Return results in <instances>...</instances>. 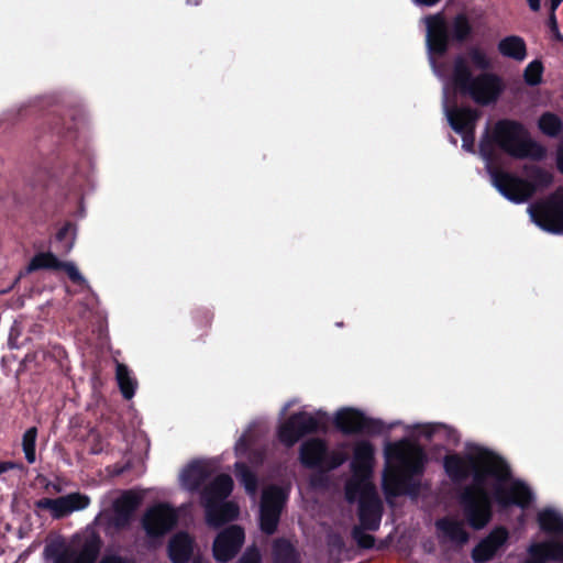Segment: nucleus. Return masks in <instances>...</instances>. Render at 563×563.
<instances>
[{
  "mask_svg": "<svg viewBox=\"0 0 563 563\" xmlns=\"http://www.w3.org/2000/svg\"><path fill=\"white\" fill-rule=\"evenodd\" d=\"M334 427L343 434L379 435L385 431V423L375 418L365 416L356 408H342L336 411L333 419Z\"/></svg>",
  "mask_w": 563,
  "mask_h": 563,
  "instance_id": "423d86ee",
  "label": "nucleus"
},
{
  "mask_svg": "<svg viewBox=\"0 0 563 563\" xmlns=\"http://www.w3.org/2000/svg\"><path fill=\"white\" fill-rule=\"evenodd\" d=\"M538 523L547 533H563V517L552 509L539 512Z\"/></svg>",
  "mask_w": 563,
  "mask_h": 563,
  "instance_id": "c756f323",
  "label": "nucleus"
},
{
  "mask_svg": "<svg viewBox=\"0 0 563 563\" xmlns=\"http://www.w3.org/2000/svg\"><path fill=\"white\" fill-rule=\"evenodd\" d=\"M429 60L434 75L442 81L443 109L452 129L462 135L463 147L473 150V132L478 112L470 107L459 108L460 97H468L479 106H489L498 101L504 92L503 79L488 71L493 62L489 54L478 47L457 56L448 73L438 62L448 47L446 23L438 13L424 18Z\"/></svg>",
  "mask_w": 563,
  "mask_h": 563,
  "instance_id": "f257e3e1",
  "label": "nucleus"
},
{
  "mask_svg": "<svg viewBox=\"0 0 563 563\" xmlns=\"http://www.w3.org/2000/svg\"><path fill=\"white\" fill-rule=\"evenodd\" d=\"M58 271H64L67 274V276L69 277V279L78 286H84L87 283V280L79 273V271L77 269L75 264H73L70 262H62L60 261Z\"/></svg>",
  "mask_w": 563,
  "mask_h": 563,
  "instance_id": "a19ab883",
  "label": "nucleus"
},
{
  "mask_svg": "<svg viewBox=\"0 0 563 563\" xmlns=\"http://www.w3.org/2000/svg\"><path fill=\"white\" fill-rule=\"evenodd\" d=\"M471 31L470 23L464 15H459L453 22V34L456 38H465Z\"/></svg>",
  "mask_w": 563,
  "mask_h": 563,
  "instance_id": "79ce46f5",
  "label": "nucleus"
},
{
  "mask_svg": "<svg viewBox=\"0 0 563 563\" xmlns=\"http://www.w3.org/2000/svg\"><path fill=\"white\" fill-rule=\"evenodd\" d=\"M60 261L52 252H40L35 254L27 264V272L41 269L58 271Z\"/></svg>",
  "mask_w": 563,
  "mask_h": 563,
  "instance_id": "7c9ffc66",
  "label": "nucleus"
},
{
  "mask_svg": "<svg viewBox=\"0 0 563 563\" xmlns=\"http://www.w3.org/2000/svg\"><path fill=\"white\" fill-rule=\"evenodd\" d=\"M282 514L277 510L260 506V529L267 536L277 531Z\"/></svg>",
  "mask_w": 563,
  "mask_h": 563,
  "instance_id": "2f4dec72",
  "label": "nucleus"
},
{
  "mask_svg": "<svg viewBox=\"0 0 563 563\" xmlns=\"http://www.w3.org/2000/svg\"><path fill=\"white\" fill-rule=\"evenodd\" d=\"M443 467L453 483H462L472 476V484L461 490L457 499L466 523L476 531L484 529L494 516L493 495L485 484L489 477L495 478L496 484L508 481L511 477L509 465L494 451L476 445L463 456L459 453L446 454Z\"/></svg>",
  "mask_w": 563,
  "mask_h": 563,
  "instance_id": "f03ea898",
  "label": "nucleus"
},
{
  "mask_svg": "<svg viewBox=\"0 0 563 563\" xmlns=\"http://www.w3.org/2000/svg\"><path fill=\"white\" fill-rule=\"evenodd\" d=\"M54 488H55L56 492L60 490L59 486H55Z\"/></svg>",
  "mask_w": 563,
  "mask_h": 563,
  "instance_id": "4d7b16f0",
  "label": "nucleus"
},
{
  "mask_svg": "<svg viewBox=\"0 0 563 563\" xmlns=\"http://www.w3.org/2000/svg\"><path fill=\"white\" fill-rule=\"evenodd\" d=\"M234 472L238 481L244 487L245 492L250 495H254L258 488L256 474L244 462H236L234 464Z\"/></svg>",
  "mask_w": 563,
  "mask_h": 563,
  "instance_id": "c85d7f7f",
  "label": "nucleus"
},
{
  "mask_svg": "<svg viewBox=\"0 0 563 563\" xmlns=\"http://www.w3.org/2000/svg\"><path fill=\"white\" fill-rule=\"evenodd\" d=\"M236 563H263L261 551L256 545L246 548Z\"/></svg>",
  "mask_w": 563,
  "mask_h": 563,
  "instance_id": "37998d69",
  "label": "nucleus"
},
{
  "mask_svg": "<svg viewBox=\"0 0 563 563\" xmlns=\"http://www.w3.org/2000/svg\"><path fill=\"white\" fill-rule=\"evenodd\" d=\"M333 544H334V545H338L339 548H341V547H343V544H344V543H343V540H342L340 537H338V538H336V541H335V542H333Z\"/></svg>",
  "mask_w": 563,
  "mask_h": 563,
  "instance_id": "864d4df0",
  "label": "nucleus"
},
{
  "mask_svg": "<svg viewBox=\"0 0 563 563\" xmlns=\"http://www.w3.org/2000/svg\"><path fill=\"white\" fill-rule=\"evenodd\" d=\"M556 162H558V168L560 169V172L563 173V142L561 143V145L558 150Z\"/></svg>",
  "mask_w": 563,
  "mask_h": 563,
  "instance_id": "de8ad7c7",
  "label": "nucleus"
},
{
  "mask_svg": "<svg viewBox=\"0 0 563 563\" xmlns=\"http://www.w3.org/2000/svg\"><path fill=\"white\" fill-rule=\"evenodd\" d=\"M177 523V514L167 504L151 507L143 516L142 526L150 538H162Z\"/></svg>",
  "mask_w": 563,
  "mask_h": 563,
  "instance_id": "9b49d317",
  "label": "nucleus"
},
{
  "mask_svg": "<svg viewBox=\"0 0 563 563\" xmlns=\"http://www.w3.org/2000/svg\"><path fill=\"white\" fill-rule=\"evenodd\" d=\"M328 455V443L321 438H311L303 441L299 448V461L308 470L321 472L322 464Z\"/></svg>",
  "mask_w": 563,
  "mask_h": 563,
  "instance_id": "a211bd4d",
  "label": "nucleus"
},
{
  "mask_svg": "<svg viewBox=\"0 0 563 563\" xmlns=\"http://www.w3.org/2000/svg\"><path fill=\"white\" fill-rule=\"evenodd\" d=\"M320 421L307 411L291 413L277 429L278 441L287 449L292 448L301 438L318 432Z\"/></svg>",
  "mask_w": 563,
  "mask_h": 563,
  "instance_id": "0eeeda50",
  "label": "nucleus"
},
{
  "mask_svg": "<svg viewBox=\"0 0 563 563\" xmlns=\"http://www.w3.org/2000/svg\"><path fill=\"white\" fill-rule=\"evenodd\" d=\"M539 130L548 136H556L562 131L561 119L551 112L543 113L538 120Z\"/></svg>",
  "mask_w": 563,
  "mask_h": 563,
  "instance_id": "473e14b6",
  "label": "nucleus"
},
{
  "mask_svg": "<svg viewBox=\"0 0 563 563\" xmlns=\"http://www.w3.org/2000/svg\"><path fill=\"white\" fill-rule=\"evenodd\" d=\"M76 227L71 222L64 223L56 232V241L63 243L65 251H70L74 245Z\"/></svg>",
  "mask_w": 563,
  "mask_h": 563,
  "instance_id": "f704fd0d",
  "label": "nucleus"
},
{
  "mask_svg": "<svg viewBox=\"0 0 563 563\" xmlns=\"http://www.w3.org/2000/svg\"><path fill=\"white\" fill-rule=\"evenodd\" d=\"M498 52L508 58L515 60H523L527 55L526 44L523 40L517 35H509L501 38L497 45Z\"/></svg>",
  "mask_w": 563,
  "mask_h": 563,
  "instance_id": "393cba45",
  "label": "nucleus"
},
{
  "mask_svg": "<svg viewBox=\"0 0 563 563\" xmlns=\"http://www.w3.org/2000/svg\"><path fill=\"white\" fill-rule=\"evenodd\" d=\"M272 555L273 563H301L300 555L296 548L285 538L274 540Z\"/></svg>",
  "mask_w": 563,
  "mask_h": 563,
  "instance_id": "b1692460",
  "label": "nucleus"
},
{
  "mask_svg": "<svg viewBox=\"0 0 563 563\" xmlns=\"http://www.w3.org/2000/svg\"><path fill=\"white\" fill-rule=\"evenodd\" d=\"M210 476L208 466L199 461L189 463L180 474V482L184 488L191 493L200 490L201 486Z\"/></svg>",
  "mask_w": 563,
  "mask_h": 563,
  "instance_id": "5701e85b",
  "label": "nucleus"
},
{
  "mask_svg": "<svg viewBox=\"0 0 563 563\" xmlns=\"http://www.w3.org/2000/svg\"><path fill=\"white\" fill-rule=\"evenodd\" d=\"M418 5L432 7L437 4L440 0H412Z\"/></svg>",
  "mask_w": 563,
  "mask_h": 563,
  "instance_id": "09e8293b",
  "label": "nucleus"
},
{
  "mask_svg": "<svg viewBox=\"0 0 563 563\" xmlns=\"http://www.w3.org/2000/svg\"><path fill=\"white\" fill-rule=\"evenodd\" d=\"M242 446H243L244 449H246V448H247V443H246V441H245L244 437H242V438L239 440V442H238V444H236V450H239V449H240V448H242Z\"/></svg>",
  "mask_w": 563,
  "mask_h": 563,
  "instance_id": "3c124183",
  "label": "nucleus"
},
{
  "mask_svg": "<svg viewBox=\"0 0 563 563\" xmlns=\"http://www.w3.org/2000/svg\"><path fill=\"white\" fill-rule=\"evenodd\" d=\"M98 563H136V561L131 556H124L118 553H107Z\"/></svg>",
  "mask_w": 563,
  "mask_h": 563,
  "instance_id": "c03bdc74",
  "label": "nucleus"
},
{
  "mask_svg": "<svg viewBox=\"0 0 563 563\" xmlns=\"http://www.w3.org/2000/svg\"><path fill=\"white\" fill-rule=\"evenodd\" d=\"M374 454V446L367 440L358 441L354 445L351 470L353 476L360 481L355 487L368 482L373 471Z\"/></svg>",
  "mask_w": 563,
  "mask_h": 563,
  "instance_id": "2eb2a0df",
  "label": "nucleus"
},
{
  "mask_svg": "<svg viewBox=\"0 0 563 563\" xmlns=\"http://www.w3.org/2000/svg\"><path fill=\"white\" fill-rule=\"evenodd\" d=\"M192 563H209V562L203 561V560H202V559H200V558H196V559L192 561Z\"/></svg>",
  "mask_w": 563,
  "mask_h": 563,
  "instance_id": "5fc2aeb1",
  "label": "nucleus"
},
{
  "mask_svg": "<svg viewBox=\"0 0 563 563\" xmlns=\"http://www.w3.org/2000/svg\"><path fill=\"white\" fill-rule=\"evenodd\" d=\"M542 211H563V189L552 192L542 203Z\"/></svg>",
  "mask_w": 563,
  "mask_h": 563,
  "instance_id": "4c0bfd02",
  "label": "nucleus"
},
{
  "mask_svg": "<svg viewBox=\"0 0 563 563\" xmlns=\"http://www.w3.org/2000/svg\"><path fill=\"white\" fill-rule=\"evenodd\" d=\"M531 222L545 232L563 235V213H529Z\"/></svg>",
  "mask_w": 563,
  "mask_h": 563,
  "instance_id": "a878e982",
  "label": "nucleus"
},
{
  "mask_svg": "<svg viewBox=\"0 0 563 563\" xmlns=\"http://www.w3.org/2000/svg\"><path fill=\"white\" fill-rule=\"evenodd\" d=\"M365 528L363 527H353L351 531L352 539L356 542L360 549L369 550L375 545V537L368 533H365Z\"/></svg>",
  "mask_w": 563,
  "mask_h": 563,
  "instance_id": "c9c22d12",
  "label": "nucleus"
},
{
  "mask_svg": "<svg viewBox=\"0 0 563 563\" xmlns=\"http://www.w3.org/2000/svg\"><path fill=\"white\" fill-rule=\"evenodd\" d=\"M286 501L287 494L285 490L279 486L273 485L264 489L262 494L261 506L277 510L279 514H282Z\"/></svg>",
  "mask_w": 563,
  "mask_h": 563,
  "instance_id": "cd10ccee",
  "label": "nucleus"
},
{
  "mask_svg": "<svg viewBox=\"0 0 563 563\" xmlns=\"http://www.w3.org/2000/svg\"><path fill=\"white\" fill-rule=\"evenodd\" d=\"M355 488L360 489L357 510L358 527H363L367 531H377L380 527L383 516V503L375 486L371 482H366Z\"/></svg>",
  "mask_w": 563,
  "mask_h": 563,
  "instance_id": "1a4fd4ad",
  "label": "nucleus"
},
{
  "mask_svg": "<svg viewBox=\"0 0 563 563\" xmlns=\"http://www.w3.org/2000/svg\"><path fill=\"white\" fill-rule=\"evenodd\" d=\"M168 558L172 563H188L194 553V540L187 532L173 536L167 545Z\"/></svg>",
  "mask_w": 563,
  "mask_h": 563,
  "instance_id": "4be33fe9",
  "label": "nucleus"
},
{
  "mask_svg": "<svg viewBox=\"0 0 563 563\" xmlns=\"http://www.w3.org/2000/svg\"><path fill=\"white\" fill-rule=\"evenodd\" d=\"M533 499L534 496L530 487L525 482L516 479L508 486H503L501 483L495 484L492 503L495 501L503 509L511 506L527 509Z\"/></svg>",
  "mask_w": 563,
  "mask_h": 563,
  "instance_id": "9d476101",
  "label": "nucleus"
},
{
  "mask_svg": "<svg viewBox=\"0 0 563 563\" xmlns=\"http://www.w3.org/2000/svg\"><path fill=\"white\" fill-rule=\"evenodd\" d=\"M103 542L101 537L92 533L77 545H65L52 551L54 563H97Z\"/></svg>",
  "mask_w": 563,
  "mask_h": 563,
  "instance_id": "6e6552de",
  "label": "nucleus"
},
{
  "mask_svg": "<svg viewBox=\"0 0 563 563\" xmlns=\"http://www.w3.org/2000/svg\"><path fill=\"white\" fill-rule=\"evenodd\" d=\"M192 318L197 327L203 330L200 338L205 336L212 324L213 313L208 309H196Z\"/></svg>",
  "mask_w": 563,
  "mask_h": 563,
  "instance_id": "e433bc0d",
  "label": "nucleus"
},
{
  "mask_svg": "<svg viewBox=\"0 0 563 563\" xmlns=\"http://www.w3.org/2000/svg\"><path fill=\"white\" fill-rule=\"evenodd\" d=\"M542 65L533 60L525 69V80L528 85H538L542 78Z\"/></svg>",
  "mask_w": 563,
  "mask_h": 563,
  "instance_id": "ea45409f",
  "label": "nucleus"
},
{
  "mask_svg": "<svg viewBox=\"0 0 563 563\" xmlns=\"http://www.w3.org/2000/svg\"><path fill=\"white\" fill-rule=\"evenodd\" d=\"M115 378L123 398L126 400L132 399L135 395L137 382L134 377H132L129 367L119 363L117 365Z\"/></svg>",
  "mask_w": 563,
  "mask_h": 563,
  "instance_id": "bb28decb",
  "label": "nucleus"
},
{
  "mask_svg": "<svg viewBox=\"0 0 563 563\" xmlns=\"http://www.w3.org/2000/svg\"><path fill=\"white\" fill-rule=\"evenodd\" d=\"M529 559L526 563H547L548 561H563V542L543 541L533 543L528 549Z\"/></svg>",
  "mask_w": 563,
  "mask_h": 563,
  "instance_id": "412c9836",
  "label": "nucleus"
},
{
  "mask_svg": "<svg viewBox=\"0 0 563 563\" xmlns=\"http://www.w3.org/2000/svg\"><path fill=\"white\" fill-rule=\"evenodd\" d=\"M434 527L441 543L450 542L461 549L470 541L471 536L463 522L453 517L444 516L437 519Z\"/></svg>",
  "mask_w": 563,
  "mask_h": 563,
  "instance_id": "dca6fc26",
  "label": "nucleus"
},
{
  "mask_svg": "<svg viewBox=\"0 0 563 563\" xmlns=\"http://www.w3.org/2000/svg\"><path fill=\"white\" fill-rule=\"evenodd\" d=\"M205 509V517L208 526L220 528L223 525L235 520L240 515V508L234 501L224 500L210 505Z\"/></svg>",
  "mask_w": 563,
  "mask_h": 563,
  "instance_id": "aec40b11",
  "label": "nucleus"
},
{
  "mask_svg": "<svg viewBox=\"0 0 563 563\" xmlns=\"http://www.w3.org/2000/svg\"><path fill=\"white\" fill-rule=\"evenodd\" d=\"M36 427L29 428L22 437V449L25 455V460L27 461L29 464H33L36 460Z\"/></svg>",
  "mask_w": 563,
  "mask_h": 563,
  "instance_id": "72a5a7b5",
  "label": "nucleus"
},
{
  "mask_svg": "<svg viewBox=\"0 0 563 563\" xmlns=\"http://www.w3.org/2000/svg\"><path fill=\"white\" fill-rule=\"evenodd\" d=\"M233 490V479L228 474H220L200 492L203 508L227 500Z\"/></svg>",
  "mask_w": 563,
  "mask_h": 563,
  "instance_id": "6ab92c4d",
  "label": "nucleus"
},
{
  "mask_svg": "<svg viewBox=\"0 0 563 563\" xmlns=\"http://www.w3.org/2000/svg\"><path fill=\"white\" fill-rule=\"evenodd\" d=\"M245 540L241 526L232 525L218 533L212 544V554L220 563L230 562L240 552Z\"/></svg>",
  "mask_w": 563,
  "mask_h": 563,
  "instance_id": "f8f14e48",
  "label": "nucleus"
},
{
  "mask_svg": "<svg viewBox=\"0 0 563 563\" xmlns=\"http://www.w3.org/2000/svg\"><path fill=\"white\" fill-rule=\"evenodd\" d=\"M90 504V498L80 493H71L57 498H41L34 503L36 509L49 510L54 519H62L73 511L82 510Z\"/></svg>",
  "mask_w": 563,
  "mask_h": 563,
  "instance_id": "ddd939ff",
  "label": "nucleus"
},
{
  "mask_svg": "<svg viewBox=\"0 0 563 563\" xmlns=\"http://www.w3.org/2000/svg\"><path fill=\"white\" fill-rule=\"evenodd\" d=\"M424 473V454L419 450L411 457H404L400 466L385 476L383 488L387 497L417 498L421 490L420 477Z\"/></svg>",
  "mask_w": 563,
  "mask_h": 563,
  "instance_id": "20e7f679",
  "label": "nucleus"
},
{
  "mask_svg": "<svg viewBox=\"0 0 563 563\" xmlns=\"http://www.w3.org/2000/svg\"><path fill=\"white\" fill-rule=\"evenodd\" d=\"M346 460V456L336 451H330L328 449V455L325 457L324 464H322L321 473L333 471L340 467Z\"/></svg>",
  "mask_w": 563,
  "mask_h": 563,
  "instance_id": "58836bf2",
  "label": "nucleus"
},
{
  "mask_svg": "<svg viewBox=\"0 0 563 563\" xmlns=\"http://www.w3.org/2000/svg\"><path fill=\"white\" fill-rule=\"evenodd\" d=\"M493 141L507 154L516 158L539 161L545 156V148L532 140L528 131L515 121H499L492 131Z\"/></svg>",
  "mask_w": 563,
  "mask_h": 563,
  "instance_id": "7ed1b4c3",
  "label": "nucleus"
},
{
  "mask_svg": "<svg viewBox=\"0 0 563 563\" xmlns=\"http://www.w3.org/2000/svg\"><path fill=\"white\" fill-rule=\"evenodd\" d=\"M141 500V496L136 493L132 490L124 492L121 497L113 503V516L110 519L111 526L117 530L128 528Z\"/></svg>",
  "mask_w": 563,
  "mask_h": 563,
  "instance_id": "f3484780",
  "label": "nucleus"
},
{
  "mask_svg": "<svg viewBox=\"0 0 563 563\" xmlns=\"http://www.w3.org/2000/svg\"><path fill=\"white\" fill-rule=\"evenodd\" d=\"M351 490H352V486H351V485H347V487H346V494H347L349 499H351V496H350V495H351Z\"/></svg>",
  "mask_w": 563,
  "mask_h": 563,
  "instance_id": "6e6d98bb",
  "label": "nucleus"
},
{
  "mask_svg": "<svg viewBox=\"0 0 563 563\" xmlns=\"http://www.w3.org/2000/svg\"><path fill=\"white\" fill-rule=\"evenodd\" d=\"M16 467H18V464L15 462L0 461V475L8 471L14 470Z\"/></svg>",
  "mask_w": 563,
  "mask_h": 563,
  "instance_id": "49530a36",
  "label": "nucleus"
},
{
  "mask_svg": "<svg viewBox=\"0 0 563 563\" xmlns=\"http://www.w3.org/2000/svg\"><path fill=\"white\" fill-rule=\"evenodd\" d=\"M509 539V532L506 527H495L485 538H483L472 550L471 556L475 563H486L494 559L498 550L504 547Z\"/></svg>",
  "mask_w": 563,
  "mask_h": 563,
  "instance_id": "4468645a",
  "label": "nucleus"
},
{
  "mask_svg": "<svg viewBox=\"0 0 563 563\" xmlns=\"http://www.w3.org/2000/svg\"><path fill=\"white\" fill-rule=\"evenodd\" d=\"M563 0H551V9L554 11Z\"/></svg>",
  "mask_w": 563,
  "mask_h": 563,
  "instance_id": "603ef678",
  "label": "nucleus"
},
{
  "mask_svg": "<svg viewBox=\"0 0 563 563\" xmlns=\"http://www.w3.org/2000/svg\"><path fill=\"white\" fill-rule=\"evenodd\" d=\"M419 429L421 435H423L427 440H431L440 429L446 428L444 424L441 423H427L419 426Z\"/></svg>",
  "mask_w": 563,
  "mask_h": 563,
  "instance_id": "a18cd8bd",
  "label": "nucleus"
},
{
  "mask_svg": "<svg viewBox=\"0 0 563 563\" xmlns=\"http://www.w3.org/2000/svg\"><path fill=\"white\" fill-rule=\"evenodd\" d=\"M528 2L533 11H538L540 9V0H528Z\"/></svg>",
  "mask_w": 563,
  "mask_h": 563,
  "instance_id": "8fccbe9b",
  "label": "nucleus"
},
{
  "mask_svg": "<svg viewBox=\"0 0 563 563\" xmlns=\"http://www.w3.org/2000/svg\"><path fill=\"white\" fill-rule=\"evenodd\" d=\"M493 185L508 200L514 202H522L528 200L533 192L540 188L548 186L552 181L551 173L534 168L531 174V180L522 179L516 175L501 172H493L489 169Z\"/></svg>",
  "mask_w": 563,
  "mask_h": 563,
  "instance_id": "39448f33",
  "label": "nucleus"
}]
</instances>
